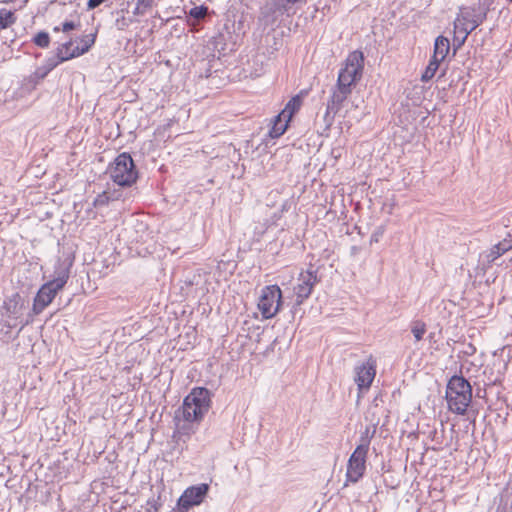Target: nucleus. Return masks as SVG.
<instances>
[{"label":"nucleus","mask_w":512,"mask_h":512,"mask_svg":"<svg viewBox=\"0 0 512 512\" xmlns=\"http://www.w3.org/2000/svg\"><path fill=\"white\" fill-rule=\"evenodd\" d=\"M137 3L142 5L144 9L151 6L152 0H137Z\"/></svg>","instance_id":"obj_38"},{"label":"nucleus","mask_w":512,"mask_h":512,"mask_svg":"<svg viewBox=\"0 0 512 512\" xmlns=\"http://www.w3.org/2000/svg\"><path fill=\"white\" fill-rule=\"evenodd\" d=\"M110 178L119 186L129 187L138 178L134 161L127 152L119 154L109 167Z\"/></svg>","instance_id":"obj_3"},{"label":"nucleus","mask_w":512,"mask_h":512,"mask_svg":"<svg viewBox=\"0 0 512 512\" xmlns=\"http://www.w3.org/2000/svg\"><path fill=\"white\" fill-rule=\"evenodd\" d=\"M367 451L356 449L352 452L348 459L346 470V483H357L366 471Z\"/></svg>","instance_id":"obj_10"},{"label":"nucleus","mask_w":512,"mask_h":512,"mask_svg":"<svg viewBox=\"0 0 512 512\" xmlns=\"http://www.w3.org/2000/svg\"><path fill=\"white\" fill-rule=\"evenodd\" d=\"M106 0H88L87 2V9L93 10L100 6L102 3H104Z\"/></svg>","instance_id":"obj_35"},{"label":"nucleus","mask_w":512,"mask_h":512,"mask_svg":"<svg viewBox=\"0 0 512 512\" xmlns=\"http://www.w3.org/2000/svg\"><path fill=\"white\" fill-rule=\"evenodd\" d=\"M95 38H96L95 34H90V35L83 36L80 39V42H81L82 45L81 46L77 45L78 46V51H80V56L89 51V49L95 43Z\"/></svg>","instance_id":"obj_26"},{"label":"nucleus","mask_w":512,"mask_h":512,"mask_svg":"<svg viewBox=\"0 0 512 512\" xmlns=\"http://www.w3.org/2000/svg\"><path fill=\"white\" fill-rule=\"evenodd\" d=\"M16 324H9V327H15Z\"/></svg>","instance_id":"obj_44"},{"label":"nucleus","mask_w":512,"mask_h":512,"mask_svg":"<svg viewBox=\"0 0 512 512\" xmlns=\"http://www.w3.org/2000/svg\"><path fill=\"white\" fill-rule=\"evenodd\" d=\"M147 505H148V509H151L154 512H158V510L162 506V502H161L160 496H158L156 498L152 497V498L148 499Z\"/></svg>","instance_id":"obj_33"},{"label":"nucleus","mask_w":512,"mask_h":512,"mask_svg":"<svg viewBox=\"0 0 512 512\" xmlns=\"http://www.w3.org/2000/svg\"><path fill=\"white\" fill-rule=\"evenodd\" d=\"M364 70V55L359 50L348 54L343 67L339 70L337 82L347 88L353 89L361 80Z\"/></svg>","instance_id":"obj_4"},{"label":"nucleus","mask_w":512,"mask_h":512,"mask_svg":"<svg viewBox=\"0 0 512 512\" xmlns=\"http://www.w3.org/2000/svg\"><path fill=\"white\" fill-rule=\"evenodd\" d=\"M497 244L502 249V252L506 253L512 249V235L510 233L507 234V236Z\"/></svg>","instance_id":"obj_32"},{"label":"nucleus","mask_w":512,"mask_h":512,"mask_svg":"<svg viewBox=\"0 0 512 512\" xmlns=\"http://www.w3.org/2000/svg\"><path fill=\"white\" fill-rule=\"evenodd\" d=\"M28 324V321H21L20 322V328L19 331H21L26 325Z\"/></svg>","instance_id":"obj_40"},{"label":"nucleus","mask_w":512,"mask_h":512,"mask_svg":"<svg viewBox=\"0 0 512 512\" xmlns=\"http://www.w3.org/2000/svg\"><path fill=\"white\" fill-rule=\"evenodd\" d=\"M470 33L468 32H459L457 29H454V46L455 49L460 48L466 41L468 35Z\"/></svg>","instance_id":"obj_29"},{"label":"nucleus","mask_w":512,"mask_h":512,"mask_svg":"<svg viewBox=\"0 0 512 512\" xmlns=\"http://www.w3.org/2000/svg\"><path fill=\"white\" fill-rule=\"evenodd\" d=\"M440 62L441 61L432 57L425 71L421 75V81L428 82L429 80H431L434 77L436 71L438 70Z\"/></svg>","instance_id":"obj_22"},{"label":"nucleus","mask_w":512,"mask_h":512,"mask_svg":"<svg viewBox=\"0 0 512 512\" xmlns=\"http://www.w3.org/2000/svg\"><path fill=\"white\" fill-rule=\"evenodd\" d=\"M320 281L318 268L310 264L306 270L299 273L296 284L293 288L295 295V305L300 306L308 299L314 286Z\"/></svg>","instance_id":"obj_5"},{"label":"nucleus","mask_w":512,"mask_h":512,"mask_svg":"<svg viewBox=\"0 0 512 512\" xmlns=\"http://www.w3.org/2000/svg\"><path fill=\"white\" fill-rule=\"evenodd\" d=\"M108 201H109V197L107 196V194L102 193V194H99L96 196V198L93 201V206L94 207L104 206L108 203Z\"/></svg>","instance_id":"obj_34"},{"label":"nucleus","mask_w":512,"mask_h":512,"mask_svg":"<svg viewBox=\"0 0 512 512\" xmlns=\"http://www.w3.org/2000/svg\"><path fill=\"white\" fill-rule=\"evenodd\" d=\"M147 512H154V511H153V510H151V509H147Z\"/></svg>","instance_id":"obj_45"},{"label":"nucleus","mask_w":512,"mask_h":512,"mask_svg":"<svg viewBox=\"0 0 512 512\" xmlns=\"http://www.w3.org/2000/svg\"><path fill=\"white\" fill-rule=\"evenodd\" d=\"M144 10H145V9L142 7V5H140V4H138V3H136V7H135V9H134V11H133V14H134V15H141V14H143V13H144Z\"/></svg>","instance_id":"obj_37"},{"label":"nucleus","mask_w":512,"mask_h":512,"mask_svg":"<svg viewBox=\"0 0 512 512\" xmlns=\"http://www.w3.org/2000/svg\"><path fill=\"white\" fill-rule=\"evenodd\" d=\"M289 121L290 120H288L287 118H284V115H282V112H280L273 119L272 127L269 131V135L272 138H278L281 135H283L288 127Z\"/></svg>","instance_id":"obj_19"},{"label":"nucleus","mask_w":512,"mask_h":512,"mask_svg":"<svg viewBox=\"0 0 512 512\" xmlns=\"http://www.w3.org/2000/svg\"><path fill=\"white\" fill-rule=\"evenodd\" d=\"M485 18L486 13H478L473 7H463L454 21V29H457L459 32L471 33Z\"/></svg>","instance_id":"obj_8"},{"label":"nucleus","mask_w":512,"mask_h":512,"mask_svg":"<svg viewBox=\"0 0 512 512\" xmlns=\"http://www.w3.org/2000/svg\"><path fill=\"white\" fill-rule=\"evenodd\" d=\"M33 42L41 48H47L50 44V36L47 32H44V31L38 32L34 36Z\"/></svg>","instance_id":"obj_27"},{"label":"nucleus","mask_w":512,"mask_h":512,"mask_svg":"<svg viewBox=\"0 0 512 512\" xmlns=\"http://www.w3.org/2000/svg\"><path fill=\"white\" fill-rule=\"evenodd\" d=\"M504 254L502 249L498 246V244L493 245L489 250L485 251L481 257H483L484 261L491 265L495 260L501 257Z\"/></svg>","instance_id":"obj_23"},{"label":"nucleus","mask_w":512,"mask_h":512,"mask_svg":"<svg viewBox=\"0 0 512 512\" xmlns=\"http://www.w3.org/2000/svg\"><path fill=\"white\" fill-rule=\"evenodd\" d=\"M16 18L14 16V13L7 9H1L0 10V28L6 29L12 24H14Z\"/></svg>","instance_id":"obj_24"},{"label":"nucleus","mask_w":512,"mask_h":512,"mask_svg":"<svg viewBox=\"0 0 512 512\" xmlns=\"http://www.w3.org/2000/svg\"><path fill=\"white\" fill-rule=\"evenodd\" d=\"M282 299V292L279 286L270 285L263 288L258 302V309L263 318L270 319L279 311Z\"/></svg>","instance_id":"obj_6"},{"label":"nucleus","mask_w":512,"mask_h":512,"mask_svg":"<svg viewBox=\"0 0 512 512\" xmlns=\"http://www.w3.org/2000/svg\"><path fill=\"white\" fill-rule=\"evenodd\" d=\"M70 267L71 263H67L66 261H58L55 266L53 279L49 282L55 285L56 288L62 289L69 279Z\"/></svg>","instance_id":"obj_16"},{"label":"nucleus","mask_w":512,"mask_h":512,"mask_svg":"<svg viewBox=\"0 0 512 512\" xmlns=\"http://www.w3.org/2000/svg\"><path fill=\"white\" fill-rule=\"evenodd\" d=\"M360 250H361L360 247L352 246L351 250H350V253H351L352 256H355V255H357L359 253Z\"/></svg>","instance_id":"obj_39"},{"label":"nucleus","mask_w":512,"mask_h":512,"mask_svg":"<svg viewBox=\"0 0 512 512\" xmlns=\"http://www.w3.org/2000/svg\"><path fill=\"white\" fill-rule=\"evenodd\" d=\"M445 398L451 412L464 415L472 401V387L463 376L454 375L447 383Z\"/></svg>","instance_id":"obj_1"},{"label":"nucleus","mask_w":512,"mask_h":512,"mask_svg":"<svg viewBox=\"0 0 512 512\" xmlns=\"http://www.w3.org/2000/svg\"><path fill=\"white\" fill-rule=\"evenodd\" d=\"M376 433L375 426H366L364 431L361 432L359 437V444L356 446V449H361L363 451H369L371 440L373 439Z\"/></svg>","instance_id":"obj_20"},{"label":"nucleus","mask_w":512,"mask_h":512,"mask_svg":"<svg viewBox=\"0 0 512 512\" xmlns=\"http://www.w3.org/2000/svg\"><path fill=\"white\" fill-rule=\"evenodd\" d=\"M308 0H271L270 10L276 16L287 17L293 16L296 13L297 7L305 5Z\"/></svg>","instance_id":"obj_13"},{"label":"nucleus","mask_w":512,"mask_h":512,"mask_svg":"<svg viewBox=\"0 0 512 512\" xmlns=\"http://www.w3.org/2000/svg\"><path fill=\"white\" fill-rule=\"evenodd\" d=\"M208 490L209 485L206 483L186 488L177 502L179 512H188L192 506L200 505L206 497Z\"/></svg>","instance_id":"obj_9"},{"label":"nucleus","mask_w":512,"mask_h":512,"mask_svg":"<svg viewBox=\"0 0 512 512\" xmlns=\"http://www.w3.org/2000/svg\"><path fill=\"white\" fill-rule=\"evenodd\" d=\"M56 56L60 57V61H68L80 56L78 46L73 47V41L69 40L59 45L56 49Z\"/></svg>","instance_id":"obj_17"},{"label":"nucleus","mask_w":512,"mask_h":512,"mask_svg":"<svg viewBox=\"0 0 512 512\" xmlns=\"http://www.w3.org/2000/svg\"><path fill=\"white\" fill-rule=\"evenodd\" d=\"M62 62L63 61H60V57H57L55 55L54 57L48 58L45 61V64L43 65V67L46 68V71H52L54 68H56Z\"/></svg>","instance_id":"obj_31"},{"label":"nucleus","mask_w":512,"mask_h":512,"mask_svg":"<svg viewBox=\"0 0 512 512\" xmlns=\"http://www.w3.org/2000/svg\"><path fill=\"white\" fill-rule=\"evenodd\" d=\"M50 71H46L43 66L36 70V75L40 78H44Z\"/></svg>","instance_id":"obj_36"},{"label":"nucleus","mask_w":512,"mask_h":512,"mask_svg":"<svg viewBox=\"0 0 512 512\" xmlns=\"http://www.w3.org/2000/svg\"><path fill=\"white\" fill-rule=\"evenodd\" d=\"M426 324L423 321H413L411 324V332L416 341H421L426 333Z\"/></svg>","instance_id":"obj_25"},{"label":"nucleus","mask_w":512,"mask_h":512,"mask_svg":"<svg viewBox=\"0 0 512 512\" xmlns=\"http://www.w3.org/2000/svg\"><path fill=\"white\" fill-rule=\"evenodd\" d=\"M371 241L377 242L376 238H371Z\"/></svg>","instance_id":"obj_42"},{"label":"nucleus","mask_w":512,"mask_h":512,"mask_svg":"<svg viewBox=\"0 0 512 512\" xmlns=\"http://www.w3.org/2000/svg\"><path fill=\"white\" fill-rule=\"evenodd\" d=\"M175 430L174 437L178 440L182 438H189L192 434H194L200 423L190 419L187 420L186 417H183L182 414L176 411L175 413Z\"/></svg>","instance_id":"obj_14"},{"label":"nucleus","mask_w":512,"mask_h":512,"mask_svg":"<svg viewBox=\"0 0 512 512\" xmlns=\"http://www.w3.org/2000/svg\"><path fill=\"white\" fill-rule=\"evenodd\" d=\"M351 93L352 89L338 83L332 88L324 114V121L328 127L332 125L336 114L342 109L344 102Z\"/></svg>","instance_id":"obj_7"},{"label":"nucleus","mask_w":512,"mask_h":512,"mask_svg":"<svg viewBox=\"0 0 512 512\" xmlns=\"http://www.w3.org/2000/svg\"><path fill=\"white\" fill-rule=\"evenodd\" d=\"M4 312L5 315L12 319L18 320L22 315V310L24 308V304L21 300V297L18 293L13 294L7 300L4 301Z\"/></svg>","instance_id":"obj_15"},{"label":"nucleus","mask_w":512,"mask_h":512,"mask_svg":"<svg viewBox=\"0 0 512 512\" xmlns=\"http://www.w3.org/2000/svg\"><path fill=\"white\" fill-rule=\"evenodd\" d=\"M371 241L377 242L376 238H371Z\"/></svg>","instance_id":"obj_41"},{"label":"nucleus","mask_w":512,"mask_h":512,"mask_svg":"<svg viewBox=\"0 0 512 512\" xmlns=\"http://www.w3.org/2000/svg\"><path fill=\"white\" fill-rule=\"evenodd\" d=\"M59 290L61 289L56 288L55 285L50 282L43 284L34 298L32 306L33 314H40L53 301Z\"/></svg>","instance_id":"obj_12"},{"label":"nucleus","mask_w":512,"mask_h":512,"mask_svg":"<svg viewBox=\"0 0 512 512\" xmlns=\"http://www.w3.org/2000/svg\"><path fill=\"white\" fill-rule=\"evenodd\" d=\"M81 27V23L78 21V22H74V21H65L62 23V27H54L53 28V31L54 32H59V31H63V32H69L71 30H74V29H79Z\"/></svg>","instance_id":"obj_28"},{"label":"nucleus","mask_w":512,"mask_h":512,"mask_svg":"<svg viewBox=\"0 0 512 512\" xmlns=\"http://www.w3.org/2000/svg\"><path fill=\"white\" fill-rule=\"evenodd\" d=\"M449 50H450L449 40L444 36H438L435 39L434 53H433L432 57L442 62L446 58Z\"/></svg>","instance_id":"obj_18"},{"label":"nucleus","mask_w":512,"mask_h":512,"mask_svg":"<svg viewBox=\"0 0 512 512\" xmlns=\"http://www.w3.org/2000/svg\"><path fill=\"white\" fill-rule=\"evenodd\" d=\"M371 241L377 242L376 238H371Z\"/></svg>","instance_id":"obj_43"},{"label":"nucleus","mask_w":512,"mask_h":512,"mask_svg":"<svg viewBox=\"0 0 512 512\" xmlns=\"http://www.w3.org/2000/svg\"><path fill=\"white\" fill-rule=\"evenodd\" d=\"M211 406V393L207 388L195 387L184 398L182 406L177 410L178 413L186 417L187 420H194L200 423L208 413Z\"/></svg>","instance_id":"obj_2"},{"label":"nucleus","mask_w":512,"mask_h":512,"mask_svg":"<svg viewBox=\"0 0 512 512\" xmlns=\"http://www.w3.org/2000/svg\"><path fill=\"white\" fill-rule=\"evenodd\" d=\"M301 105L302 99L299 95L292 97L285 105V108L281 111L282 115H284V118L290 120L293 114L300 109Z\"/></svg>","instance_id":"obj_21"},{"label":"nucleus","mask_w":512,"mask_h":512,"mask_svg":"<svg viewBox=\"0 0 512 512\" xmlns=\"http://www.w3.org/2000/svg\"><path fill=\"white\" fill-rule=\"evenodd\" d=\"M376 375V361L370 356L365 362L355 367V383L360 392L367 391Z\"/></svg>","instance_id":"obj_11"},{"label":"nucleus","mask_w":512,"mask_h":512,"mask_svg":"<svg viewBox=\"0 0 512 512\" xmlns=\"http://www.w3.org/2000/svg\"><path fill=\"white\" fill-rule=\"evenodd\" d=\"M208 8L205 6H195L190 9L189 15L195 19L204 18L207 14Z\"/></svg>","instance_id":"obj_30"}]
</instances>
